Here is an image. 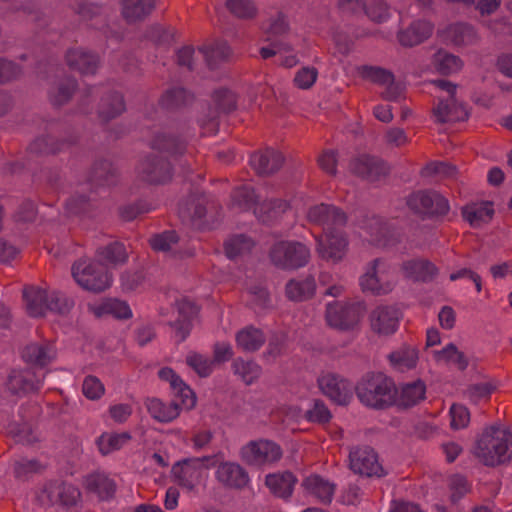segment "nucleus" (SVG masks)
Segmentation results:
<instances>
[{
  "label": "nucleus",
  "mask_w": 512,
  "mask_h": 512,
  "mask_svg": "<svg viewBox=\"0 0 512 512\" xmlns=\"http://www.w3.org/2000/svg\"><path fill=\"white\" fill-rule=\"evenodd\" d=\"M474 453L485 465L495 466L512 459V431L489 427L477 440Z\"/></svg>",
  "instance_id": "f257e3e1"
},
{
  "label": "nucleus",
  "mask_w": 512,
  "mask_h": 512,
  "mask_svg": "<svg viewBox=\"0 0 512 512\" xmlns=\"http://www.w3.org/2000/svg\"><path fill=\"white\" fill-rule=\"evenodd\" d=\"M356 394L362 404L372 408H385L395 403L394 382L383 373L364 376L356 386Z\"/></svg>",
  "instance_id": "f03ea898"
},
{
  "label": "nucleus",
  "mask_w": 512,
  "mask_h": 512,
  "mask_svg": "<svg viewBox=\"0 0 512 512\" xmlns=\"http://www.w3.org/2000/svg\"><path fill=\"white\" fill-rule=\"evenodd\" d=\"M396 282L397 278L394 268L383 259H375L369 262L359 279L361 289L374 295H383L391 292Z\"/></svg>",
  "instance_id": "7ed1b4c3"
},
{
  "label": "nucleus",
  "mask_w": 512,
  "mask_h": 512,
  "mask_svg": "<svg viewBox=\"0 0 512 512\" xmlns=\"http://www.w3.org/2000/svg\"><path fill=\"white\" fill-rule=\"evenodd\" d=\"M217 462L216 456L186 459L173 466L172 476L180 486L192 490L205 482L208 470Z\"/></svg>",
  "instance_id": "20e7f679"
},
{
  "label": "nucleus",
  "mask_w": 512,
  "mask_h": 512,
  "mask_svg": "<svg viewBox=\"0 0 512 512\" xmlns=\"http://www.w3.org/2000/svg\"><path fill=\"white\" fill-rule=\"evenodd\" d=\"M254 189L250 185H245L234 192L233 206H237L239 210H253V213L262 221H267L277 217L280 213L285 212L289 205L283 200H269L257 203Z\"/></svg>",
  "instance_id": "39448f33"
},
{
  "label": "nucleus",
  "mask_w": 512,
  "mask_h": 512,
  "mask_svg": "<svg viewBox=\"0 0 512 512\" xmlns=\"http://www.w3.org/2000/svg\"><path fill=\"white\" fill-rule=\"evenodd\" d=\"M72 275L78 285L93 292H102L112 284V275L98 259L77 261L72 267Z\"/></svg>",
  "instance_id": "423d86ee"
},
{
  "label": "nucleus",
  "mask_w": 512,
  "mask_h": 512,
  "mask_svg": "<svg viewBox=\"0 0 512 512\" xmlns=\"http://www.w3.org/2000/svg\"><path fill=\"white\" fill-rule=\"evenodd\" d=\"M310 257V248L300 241H279L272 246L270 251L273 264L288 270L304 267L309 262Z\"/></svg>",
  "instance_id": "0eeeda50"
},
{
  "label": "nucleus",
  "mask_w": 512,
  "mask_h": 512,
  "mask_svg": "<svg viewBox=\"0 0 512 512\" xmlns=\"http://www.w3.org/2000/svg\"><path fill=\"white\" fill-rule=\"evenodd\" d=\"M281 447L268 439L252 440L241 448V458L256 467L271 466L282 457Z\"/></svg>",
  "instance_id": "6e6552de"
},
{
  "label": "nucleus",
  "mask_w": 512,
  "mask_h": 512,
  "mask_svg": "<svg viewBox=\"0 0 512 512\" xmlns=\"http://www.w3.org/2000/svg\"><path fill=\"white\" fill-rule=\"evenodd\" d=\"M433 84L440 90L447 93L445 99H440L438 105L434 108L433 115L435 120L440 123L451 121H463L467 119L468 112L464 105L455 98L456 86L446 80H436Z\"/></svg>",
  "instance_id": "1a4fd4ad"
},
{
  "label": "nucleus",
  "mask_w": 512,
  "mask_h": 512,
  "mask_svg": "<svg viewBox=\"0 0 512 512\" xmlns=\"http://www.w3.org/2000/svg\"><path fill=\"white\" fill-rule=\"evenodd\" d=\"M316 251L318 255L329 262L338 263L344 259L348 250L346 236L336 228L325 232L321 236H315Z\"/></svg>",
  "instance_id": "9d476101"
},
{
  "label": "nucleus",
  "mask_w": 512,
  "mask_h": 512,
  "mask_svg": "<svg viewBox=\"0 0 512 512\" xmlns=\"http://www.w3.org/2000/svg\"><path fill=\"white\" fill-rule=\"evenodd\" d=\"M362 316L359 306L334 301L327 304L325 319L329 326L347 330L353 328Z\"/></svg>",
  "instance_id": "9b49d317"
},
{
  "label": "nucleus",
  "mask_w": 512,
  "mask_h": 512,
  "mask_svg": "<svg viewBox=\"0 0 512 512\" xmlns=\"http://www.w3.org/2000/svg\"><path fill=\"white\" fill-rule=\"evenodd\" d=\"M349 467L355 473L366 477H381L384 470L378 456L370 447L353 449L349 454Z\"/></svg>",
  "instance_id": "f8f14e48"
},
{
  "label": "nucleus",
  "mask_w": 512,
  "mask_h": 512,
  "mask_svg": "<svg viewBox=\"0 0 512 512\" xmlns=\"http://www.w3.org/2000/svg\"><path fill=\"white\" fill-rule=\"evenodd\" d=\"M408 206L417 213L443 215L449 211L448 200L435 191H420L412 194Z\"/></svg>",
  "instance_id": "ddd939ff"
},
{
  "label": "nucleus",
  "mask_w": 512,
  "mask_h": 512,
  "mask_svg": "<svg viewBox=\"0 0 512 512\" xmlns=\"http://www.w3.org/2000/svg\"><path fill=\"white\" fill-rule=\"evenodd\" d=\"M318 386L324 395L339 405L348 404L352 398L351 384L333 373L322 374L318 378Z\"/></svg>",
  "instance_id": "4468645a"
},
{
  "label": "nucleus",
  "mask_w": 512,
  "mask_h": 512,
  "mask_svg": "<svg viewBox=\"0 0 512 512\" xmlns=\"http://www.w3.org/2000/svg\"><path fill=\"white\" fill-rule=\"evenodd\" d=\"M309 223L321 226L325 232V228L329 230L342 226L345 221V215L336 207L319 204L311 206L306 213Z\"/></svg>",
  "instance_id": "2eb2a0df"
},
{
  "label": "nucleus",
  "mask_w": 512,
  "mask_h": 512,
  "mask_svg": "<svg viewBox=\"0 0 512 512\" xmlns=\"http://www.w3.org/2000/svg\"><path fill=\"white\" fill-rule=\"evenodd\" d=\"M438 36L447 44L468 46L477 42L476 31L466 24H452L438 31Z\"/></svg>",
  "instance_id": "dca6fc26"
},
{
  "label": "nucleus",
  "mask_w": 512,
  "mask_h": 512,
  "mask_svg": "<svg viewBox=\"0 0 512 512\" xmlns=\"http://www.w3.org/2000/svg\"><path fill=\"white\" fill-rule=\"evenodd\" d=\"M67 65L83 75L94 74L98 68V57L84 48H72L66 52Z\"/></svg>",
  "instance_id": "f3484780"
},
{
  "label": "nucleus",
  "mask_w": 512,
  "mask_h": 512,
  "mask_svg": "<svg viewBox=\"0 0 512 512\" xmlns=\"http://www.w3.org/2000/svg\"><path fill=\"white\" fill-rule=\"evenodd\" d=\"M158 376L161 380L170 384L175 396L181 399L184 408L192 409L195 406V394L171 368L165 367L160 369Z\"/></svg>",
  "instance_id": "a211bd4d"
},
{
  "label": "nucleus",
  "mask_w": 512,
  "mask_h": 512,
  "mask_svg": "<svg viewBox=\"0 0 512 512\" xmlns=\"http://www.w3.org/2000/svg\"><path fill=\"white\" fill-rule=\"evenodd\" d=\"M217 480L230 488H243L249 482L247 472L235 462L221 463L215 472Z\"/></svg>",
  "instance_id": "6ab92c4d"
},
{
  "label": "nucleus",
  "mask_w": 512,
  "mask_h": 512,
  "mask_svg": "<svg viewBox=\"0 0 512 512\" xmlns=\"http://www.w3.org/2000/svg\"><path fill=\"white\" fill-rule=\"evenodd\" d=\"M398 322L397 311L391 307H378L370 316L373 331L380 335L394 333L397 330Z\"/></svg>",
  "instance_id": "aec40b11"
},
{
  "label": "nucleus",
  "mask_w": 512,
  "mask_h": 512,
  "mask_svg": "<svg viewBox=\"0 0 512 512\" xmlns=\"http://www.w3.org/2000/svg\"><path fill=\"white\" fill-rule=\"evenodd\" d=\"M401 270L406 278L414 281H430L437 275L436 266L427 259H411L403 262Z\"/></svg>",
  "instance_id": "412c9836"
},
{
  "label": "nucleus",
  "mask_w": 512,
  "mask_h": 512,
  "mask_svg": "<svg viewBox=\"0 0 512 512\" xmlns=\"http://www.w3.org/2000/svg\"><path fill=\"white\" fill-rule=\"evenodd\" d=\"M283 163V156L280 152L267 149L251 156L250 164L259 174H270L277 171Z\"/></svg>",
  "instance_id": "4be33fe9"
},
{
  "label": "nucleus",
  "mask_w": 512,
  "mask_h": 512,
  "mask_svg": "<svg viewBox=\"0 0 512 512\" xmlns=\"http://www.w3.org/2000/svg\"><path fill=\"white\" fill-rule=\"evenodd\" d=\"M305 491L319 499L321 502L330 503L335 492V485L329 480L319 476L310 475L302 483Z\"/></svg>",
  "instance_id": "5701e85b"
},
{
  "label": "nucleus",
  "mask_w": 512,
  "mask_h": 512,
  "mask_svg": "<svg viewBox=\"0 0 512 512\" xmlns=\"http://www.w3.org/2000/svg\"><path fill=\"white\" fill-rule=\"evenodd\" d=\"M150 416L160 423H168L180 415V407L173 402H163L158 398H150L145 402Z\"/></svg>",
  "instance_id": "b1692460"
},
{
  "label": "nucleus",
  "mask_w": 512,
  "mask_h": 512,
  "mask_svg": "<svg viewBox=\"0 0 512 512\" xmlns=\"http://www.w3.org/2000/svg\"><path fill=\"white\" fill-rule=\"evenodd\" d=\"M462 215L471 226L480 227L492 219L494 208L488 201L471 203L463 208Z\"/></svg>",
  "instance_id": "393cba45"
},
{
  "label": "nucleus",
  "mask_w": 512,
  "mask_h": 512,
  "mask_svg": "<svg viewBox=\"0 0 512 512\" xmlns=\"http://www.w3.org/2000/svg\"><path fill=\"white\" fill-rule=\"evenodd\" d=\"M433 31V26L427 21L413 22L409 27L402 30L398 39L404 46H414L427 39Z\"/></svg>",
  "instance_id": "a878e982"
},
{
  "label": "nucleus",
  "mask_w": 512,
  "mask_h": 512,
  "mask_svg": "<svg viewBox=\"0 0 512 512\" xmlns=\"http://www.w3.org/2000/svg\"><path fill=\"white\" fill-rule=\"evenodd\" d=\"M24 298L29 315L39 317L48 310L49 295L45 289L29 287L24 290Z\"/></svg>",
  "instance_id": "bb28decb"
},
{
  "label": "nucleus",
  "mask_w": 512,
  "mask_h": 512,
  "mask_svg": "<svg viewBox=\"0 0 512 512\" xmlns=\"http://www.w3.org/2000/svg\"><path fill=\"white\" fill-rule=\"evenodd\" d=\"M425 392V384L420 380L404 384L395 395V403L402 407L414 406L424 399Z\"/></svg>",
  "instance_id": "cd10ccee"
},
{
  "label": "nucleus",
  "mask_w": 512,
  "mask_h": 512,
  "mask_svg": "<svg viewBox=\"0 0 512 512\" xmlns=\"http://www.w3.org/2000/svg\"><path fill=\"white\" fill-rule=\"evenodd\" d=\"M47 494L52 504L60 503L64 506H72L77 503L80 497L79 490L71 484L53 485L43 491Z\"/></svg>",
  "instance_id": "c85d7f7f"
},
{
  "label": "nucleus",
  "mask_w": 512,
  "mask_h": 512,
  "mask_svg": "<svg viewBox=\"0 0 512 512\" xmlns=\"http://www.w3.org/2000/svg\"><path fill=\"white\" fill-rule=\"evenodd\" d=\"M419 359L418 350L409 345L401 346L389 355L391 365L398 371L414 369Z\"/></svg>",
  "instance_id": "c756f323"
},
{
  "label": "nucleus",
  "mask_w": 512,
  "mask_h": 512,
  "mask_svg": "<svg viewBox=\"0 0 512 512\" xmlns=\"http://www.w3.org/2000/svg\"><path fill=\"white\" fill-rule=\"evenodd\" d=\"M265 484L274 495L286 498L292 494L295 478L289 472L273 473L266 476Z\"/></svg>",
  "instance_id": "7c9ffc66"
},
{
  "label": "nucleus",
  "mask_w": 512,
  "mask_h": 512,
  "mask_svg": "<svg viewBox=\"0 0 512 512\" xmlns=\"http://www.w3.org/2000/svg\"><path fill=\"white\" fill-rule=\"evenodd\" d=\"M142 172L145 178L154 183L165 182L171 177L170 165L160 158H148L142 164Z\"/></svg>",
  "instance_id": "2f4dec72"
},
{
  "label": "nucleus",
  "mask_w": 512,
  "mask_h": 512,
  "mask_svg": "<svg viewBox=\"0 0 512 512\" xmlns=\"http://www.w3.org/2000/svg\"><path fill=\"white\" fill-rule=\"evenodd\" d=\"M235 340L241 350L253 352L264 344L265 337L261 330L248 326L237 332Z\"/></svg>",
  "instance_id": "473e14b6"
},
{
  "label": "nucleus",
  "mask_w": 512,
  "mask_h": 512,
  "mask_svg": "<svg viewBox=\"0 0 512 512\" xmlns=\"http://www.w3.org/2000/svg\"><path fill=\"white\" fill-rule=\"evenodd\" d=\"M127 257L128 255L124 245L118 242L100 248L97 252L98 261L104 264L107 270L109 266L115 267L119 264H123L126 262Z\"/></svg>",
  "instance_id": "72a5a7b5"
},
{
  "label": "nucleus",
  "mask_w": 512,
  "mask_h": 512,
  "mask_svg": "<svg viewBox=\"0 0 512 512\" xmlns=\"http://www.w3.org/2000/svg\"><path fill=\"white\" fill-rule=\"evenodd\" d=\"M351 169L354 173L370 179H375L384 172L381 162L369 155H361L356 158L351 164Z\"/></svg>",
  "instance_id": "f704fd0d"
},
{
  "label": "nucleus",
  "mask_w": 512,
  "mask_h": 512,
  "mask_svg": "<svg viewBox=\"0 0 512 512\" xmlns=\"http://www.w3.org/2000/svg\"><path fill=\"white\" fill-rule=\"evenodd\" d=\"M154 7L155 0H122V14L128 21L146 17Z\"/></svg>",
  "instance_id": "c9c22d12"
},
{
  "label": "nucleus",
  "mask_w": 512,
  "mask_h": 512,
  "mask_svg": "<svg viewBox=\"0 0 512 512\" xmlns=\"http://www.w3.org/2000/svg\"><path fill=\"white\" fill-rule=\"evenodd\" d=\"M316 285L312 277L304 280H291L286 285V295L293 301H304L315 293Z\"/></svg>",
  "instance_id": "e433bc0d"
},
{
  "label": "nucleus",
  "mask_w": 512,
  "mask_h": 512,
  "mask_svg": "<svg viewBox=\"0 0 512 512\" xmlns=\"http://www.w3.org/2000/svg\"><path fill=\"white\" fill-rule=\"evenodd\" d=\"M26 361L44 366L55 358V350L50 344H30L23 352Z\"/></svg>",
  "instance_id": "4c0bfd02"
},
{
  "label": "nucleus",
  "mask_w": 512,
  "mask_h": 512,
  "mask_svg": "<svg viewBox=\"0 0 512 512\" xmlns=\"http://www.w3.org/2000/svg\"><path fill=\"white\" fill-rule=\"evenodd\" d=\"M179 314L183 316L182 319L173 323L175 329V337L178 341H183L189 334L191 329V320L197 313V308L188 301H183L178 307Z\"/></svg>",
  "instance_id": "58836bf2"
},
{
  "label": "nucleus",
  "mask_w": 512,
  "mask_h": 512,
  "mask_svg": "<svg viewBox=\"0 0 512 512\" xmlns=\"http://www.w3.org/2000/svg\"><path fill=\"white\" fill-rule=\"evenodd\" d=\"M432 64L439 73L445 75L456 73L463 67V61L458 56L444 50L434 54Z\"/></svg>",
  "instance_id": "ea45409f"
},
{
  "label": "nucleus",
  "mask_w": 512,
  "mask_h": 512,
  "mask_svg": "<svg viewBox=\"0 0 512 512\" xmlns=\"http://www.w3.org/2000/svg\"><path fill=\"white\" fill-rule=\"evenodd\" d=\"M433 354L438 363L451 364L459 370H464L468 366V359L464 353L452 343L447 344L443 349L435 351Z\"/></svg>",
  "instance_id": "a19ab883"
},
{
  "label": "nucleus",
  "mask_w": 512,
  "mask_h": 512,
  "mask_svg": "<svg viewBox=\"0 0 512 512\" xmlns=\"http://www.w3.org/2000/svg\"><path fill=\"white\" fill-rule=\"evenodd\" d=\"M86 486L101 499L111 497L115 491L114 482L103 473L91 474L86 478Z\"/></svg>",
  "instance_id": "79ce46f5"
},
{
  "label": "nucleus",
  "mask_w": 512,
  "mask_h": 512,
  "mask_svg": "<svg viewBox=\"0 0 512 512\" xmlns=\"http://www.w3.org/2000/svg\"><path fill=\"white\" fill-rule=\"evenodd\" d=\"M130 439L131 436L127 432L104 433L98 438L97 445L101 454L107 455L121 449Z\"/></svg>",
  "instance_id": "37998d69"
},
{
  "label": "nucleus",
  "mask_w": 512,
  "mask_h": 512,
  "mask_svg": "<svg viewBox=\"0 0 512 512\" xmlns=\"http://www.w3.org/2000/svg\"><path fill=\"white\" fill-rule=\"evenodd\" d=\"M233 371L246 384L253 383L261 374V367L253 361L236 359L232 364Z\"/></svg>",
  "instance_id": "c03bdc74"
},
{
  "label": "nucleus",
  "mask_w": 512,
  "mask_h": 512,
  "mask_svg": "<svg viewBox=\"0 0 512 512\" xmlns=\"http://www.w3.org/2000/svg\"><path fill=\"white\" fill-rule=\"evenodd\" d=\"M357 73L363 79L372 81L379 85H390L393 82V75L382 68L363 65L357 68Z\"/></svg>",
  "instance_id": "a18cd8bd"
},
{
  "label": "nucleus",
  "mask_w": 512,
  "mask_h": 512,
  "mask_svg": "<svg viewBox=\"0 0 512 512\" xmlns=\"http://www.w3.org/2000/svg\"><path fill=\"white\" fill-rule=\"evenodd\" d=\"M253 245L254 243L250 238L244 235H236L226 241L225 252L229 258L233 259L248 253Z\"/></svg>",
  "instance_id": "49530a36"
},
{
  "label": "nucleus",
  "mask_w": 512,
  "mask_h": 512,
  "mask_svg": "<svg viewBox=\"0 0 512 512\" xmlns=\"http://www.w3.org/2000/svg\"><path fill=\"white\" fill-rule=\"evenodd\" d=\"M450 427L453 430L464 429L470 423V412L462 404H453L449 409Z\"/></svg>",
  "instance_id": "de8ad7c7"
},
{
  "label": "nucleus",
  "mask_w": 512,
  "mask_h": 512,
  "mask_svg": "<svg viewBox=\"0 0 512 512\" xmlns=\"http://www.w3.org/2000/svg\"><path fill=\"white\" fill-rule=\"evenodd\" d=\"M186 362L199 376L202 377L208 376L213 370L214 361L195 352H191L187 355Z\"/></svg>",
  "instance_id": "09e8293b"
},
{
  "label": "nucleus",
  "mask_w": 512,
  "mask_h": 512,
  "mask_svg": "<svg viewBox=\"0 0 512 512\" xmlns=\"http://www.w3.org/2000/svg\"><path fill=\"white\" fill-rule=\"evenodd\" d=\"M226 6L238 18H251L257 12L256 5L252 0H228Z\"/></svg>",
  "instance_id": "8fccbe9b"
},
{
  "label": "nucleus",
  "mask_w": 512,
  "mask_h": 512,
  "mask_svg": "<svg viewBox=\"0 0 512 512\" xmlns=\"http://www.w3.org/2000/svg\"><path fill=\"white\" fill-rule=\"evenodd\" d=\"M206 61L213 65L217 61L224 60L230 55V48L224 42H218L200 49Z\"/></svg>",
  "instance_id": "3c124183"
},
{
  "label": "nucleus",
  "mask_w": 512,
  "mask_h": 512,
  "mask_svg": "<svg viewBox=\"0 0 512 512\" xmlns=\"http://www.w3.org/2000/svg\"><path fill=\"white\" fill-rule=\"evenodd\" d=\"M125 110L123 97L120 94H113L103 100L101 115L104 119L115 117Z\"/></svg>",
  "instance_id": "603ef678"
},
{
  "label": "nucleus",
  "mask_w": 512,
  "mask_h": 512,
  "mask_svg": "<svg viewBox=\"0 0 512 512\" xmlns=\"http://www.w3.org/2000/svg\"><path fill=\"white\" fill-rule=\"evenodd\" d=\"M317 78L318 71L315 67L303 66L296 72L293 82L299 89L306 90L314 85Z\"/></svg>",
  "instance_id": "864d4df0"
},
{
  "label": "nucleus",
  "mask_w": 512,
  "mask_h": 512,
  "mask_svg": "<svg viewBox=\"0 0 512 512\" xmlns=\"http://www.w3.org/2000/svg\"><path fill=\"white\" fill-rule=\"evenodd\" d=\"M496 385L492 382H481L471 385L467 390V397L474 403L488 399Z\"/></svg>",
  "instance_id": "5fc2aeb1"
},
{
  "label": "nucleus",
  "mask_w": 512,
  "mask_h": 512,
  "mask_svg": "<svg viewBox=\"0 0 512 512\" xmlns=\"http://www.w3.org/2000/svg\"><path fill=\"white\" fill-rule=\"evenodd\" d=\"M365 12L369 18L376 22H383L389 17V9L384 0H370L365 5Z\"/></svg>",
  "instance_id": "6e6d98bb"
},
{
  "label": "nucleus",
  "mask_w": 512,
  "mask_h": 512,
  "mask_svg": "<svg viewBox=\"0 0 512 512\" xmlns=\"http://www.w3.org/2000/svg\"><path fill=\"white\" fill-rule=\"evenodd\" d=\"M82 391L88 399L96 400L102 397L105 388L98 378L87 376L83 381Z\"/></svg>",
  "instance_id": "4d7b16f0"
},
{
  "label": "nucleus",
  "mask_w": 512,
  "mask_h": 512,
  "mask_svg": "<svg viewBox=\"0 0 512 512\" xmlns=\"http://www.w3.org/2000/svg\"><path fill=\"white\" fill-rule=\"evenodd\" d=\"M178 237L175 232L168 231L155 235L150 239L152 248L156 251H168L177 242Z\"/></svg>",
  "instance_id": "13d9d810"
},
{
  "label": "nucleus",
  "mask_w": 512,
  "mask_h": 512,
  "mask_svg": "<svg viewBox=\"0 0 512 512\" xmlns=\"http://www.w3.org/2000/svg\"><path fill=\"white\" fill-rule=\"evenodd\" d=\"M189 94L182 87H174L167 90L162 96V103L167 107L177 106L186 103L189 99Z\"/></svg>",
  "instance_id": "bf43d9fd"
},
{
  "label": "nucleus",
  "mask_w": 512,
  "mask_h": 512,
  "mask_svg": "<svg viewBox=\"0 0 512 512\" xmlns=\"http://www.w3.org/2000/svg\"><path fill=\"white\" fill-rule=\"evenodd\" d=\"M41 464L34 459H20L15 462L14 471L18 478H25L40 471Z\"/></svg>",
  "instance_id": "052dcab7"
},
{
  "label": "nucleus",
  "mask_w": 512,
  "mask_h": 512,
  "mask_svg": "<svg viewBox=\"0 0 512 512\" xmlns=\"http://www.w3.org/2000/svg\"><path fill=\"white\" fill-rule=\"evenodd\" d=\"M73 307V301L61 293L53 292L49 295L48 309L66 313Z\"/></svg>",
  "instance_id": "680f3d73"
},
{
  "label": "nucleus",
  "mask_w": 512,
  "mask_h": 512,
  "mask_svg": "<svg viewBox=\"0 0 512 512\" xmlns=\"http://www.w3.org/2000/svg\"><path fill=\"white\" fill-rule=\"evenodd\" d=\"M306 417L311 422L324 423L329 421L331 413L320 401H315L313 407L306 412Z\"/></svg>",
  "instance_id": "e2e57ef3"
},
{
  "label": "nucleus",
  "mask_w": 512,
  "mask_h": 512,
  "mask_svg": "<svg viewBox=\"0 0 512 512\" xmlns=\"http://www.w3.org/2000/svg\"><path fill=\"white\" fill-rule=\"evenodd\" d=\"M109 315L118 319H127L132 316V311L128 304L117 299H108Z\"/></svg>",
  "instance_id": "0e129e2a"
},
{
  "label": "nucleus",
  "mask_w": 512,
  "mask_h": 512,
  "mask_svg": "<svg viewBox=\"0 0 512 512\" xmlns=\"http://www.w3.org/2000/svg\"><path fill=\"white\" fill-rule=\"evenodd\" d=\"M74 89V81L69 80L66 86L61 84L55 88V90L51 93V99L56 105H61L68 101L74 92Z\"/></svg>",
  "instance_id": "69168bd1"
},
{
  "label": "nucleus",
  "mask_w": 512,
  "mask_h": 512,
  "mask_svg": "<svg viewBox=\"0 0 512 512\" xmlns=\"http://www.w3.org/2000/svg\"><path fill=\"white\" fill-rule=\"evenodd\" d=\"M214 99L217 105L223 110L233 109L236 104L235 95L226 88L215 91Z\"/></svg>",
  "instance_id": "338daca9"
},
{
  "label": "nucleus",
  "mask_w": 512,
  "mask_h": 512,
  "mask_svg": "<svg viewBox=\"0 0 512 512\" xmlns=\"http://www.w3.org/2000/svg\"><path fill=\"white\" fill-rule=\"evenodd\" d=\"M143 281V276L137 271H127L121 276V287L125 291H133L138 288Z\"/></svg>",
  "instance_id": "774afa93"
}]
</instances>
